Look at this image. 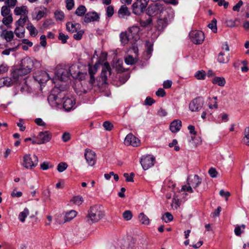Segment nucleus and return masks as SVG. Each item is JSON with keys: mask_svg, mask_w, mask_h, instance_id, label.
Listing matches in <instances>:
<instances>
[{"mask_svg": "<svg viewBox=\"0 0 249 249\" xmlns=\"http://www.w3.org/2000/svg\"><path fill=\"white\" fill-rule=\"evenodd\" d=\"M4 37L7 42L11 41L14 37V33L11 31H6L4 33Z\"/></svg>", "mask_w": 249, "mask_h": 249, "instance_id": "nucleus-43", "label": "nucleus"}, {"mask_svg": "<svg viewBox=\"0 0 249 249\" xmlns=\"http://www.w3.org/2000/svg\"><path fill=\"white\" fill-rule=\"evenodd\" d=\"M123 216L125 220L128 221L132 218V213L130 211L127 210L123 213Z\"/></svg>", "mask_w": 249, "mask_h": 249, "instance_id": "nucleus-51", "label": "nucleus"}, {"mask_svg": "<svg viewBox=\"0 0 249 249\" xmlns=\"http://www.w3.org/2000/svg\"><path fill=\"white\" fill-rule=\"evenodd\" d=\"M74 5L73 0H66V8L68 10H71L72 9Z\"/></svg>", "mask_w": 249, "mask_h": 249, "instance_id": "nucleus-58", "label": "nucleus"}, {"mask_svg": "<svg viewBox=\"0 0 249 249\" xmlns=\"http://www.w3.org/2000/svg\"><path fill=\"white\" fill-rule=\"evenodd\" d=\"M54 18L57 21H63L65 18L64 13L60 10H56L54 13Z\"/></svg>", "mask_w": 249, "mask_h": 249, "instance_id": "nucleus-33", "label": "nucleus"}, {"mask_svg": "<svg viewBox=\"0 0 249 249\" xmlns=\"http://www.w3.org/2000/svg\"><path fill=\"white\" fill-rule=\"evenodd\" d=\"M99 18V16L97 13L95 12H88L85 16L84 21L89 23L97 21Z\"/></svg>", "mask_w": 249, "mask_h": 249, "instance_id": "nucleus-18", "label": "nucleus"}, {"mask_svg": "<svg viewBox=\"0 0 249 249\" xmlns=\"http://www.w3.org/2000/svg\"><path fill=\"white\" fill-rule=\"evenodd\" d=\"M37 61H34L30 58H27L23 59L21 61V67L17 69L18 71H20V76L22 77L23 75H26L30 73L32 69L33 68L35 63Z\"/></svg>", "mask_w": 249, "mask_h": 249, "instance_id": "nucleus-3", "label": "nucleus"}, {"mask_svg": "<svg viewBox=\"0 0 249 249\" xmlns=\"http://www.w3.org/2000/svg\"><path fill=\"white\" fill-rule=\"evenodd\" d=\"M103 213L99 210L97 206L91 207L88 211L87 221L90 223L97 222L104 216Z\"/></svg>", "mask_w": 249, "mask_h": 249, "instance_id": "nucleus-1", "label": "nucleus"}, {"mask_svg": "<svg viewBox=\"0 0 249 249\" xmlns=\"http://www.w3.org/2000/svg\"><path fill=\"white\" fill-rule=\"evenodd\" d=\"M97 71V67L94 65L93 67L89 66V75H94Z\"/></svg>", "mask_w": 249, "mask_h": 249, "instance_id": "nucleus-62", "label": "nucleus"}, {"mask_svg": "<svg viewBox=\"0 0 249 249\" xmlns=\"http://www.w3.org/2000/svg\"><path fill=\"white\" fill-rule=\"evenodd\" d=\"M35 80L40 84L46 83L50 79L49 74L44 71H37L34 74Z\"/></svg>", "mask_w": 249, "mask_h": 249, "instance_id": "nucleus-11", "label": "nucleus"}, {"mask_svg": "<svg viewBox=\"0 0 249 249\" xmlns=\"http://www.w3.org/2000/svg\"><path fill=\"white\" fill-rule=\"evenodd\" d=\"M84 32L80 31L73 35V38L76 40H80L81 39Z\"/></svg>", "mask_w": 249, "mask_h": 249, "instance_id": "nucleus-64", "label": "nucleus"}, {"mask_svg": "<svg viewBox=\"0 0 249 249\" xmlns=\"http://www.w3.org/2000/svg\"><path fill=\"white\" fill-rule=\"evenodd\" d=\"M204 102L202 98L200 97H197L191 101L189 104V108L192 112L199 111L203 107Z\"/></svg>", "mask_w": 249, "mask_h": 249, "instance_id": "nucleus-9", "label": "nucleus"}, {"mask_svg": "<svg viewBox=\"0 0 249 249\" xmlns=\"http://www.w3.org/2000/svg\"><path fill=\"white\" fill-rule=\"evenodd\" d=\"M13 21V18L12 15L8 16L3 17L2 22L6 26H7L11 24Z\"/></svg>", "mask_w": 249, "mask_h": 249, "instance_id": "nucleus-46", "label": "nucleus"}, {"mask_svg": "<svg viewBox=\"0 0 249 249\" xmlns=\"http://www.w3.org/2000/svg\"><path fill=\"white\" fill-rule=\"evenodd\" d=\"M124 177L125 178L126 181L128 182H133V178L134 177V174L133 173H131L130 175L128 173H124Z\"/></svg>", "mask_w": 249, "mask_h": 249, "instance_id": "nucleus-54", "label": "nucleus"}, {"mask_svg": "<svg viewBox=\"0 0 249 249\" xmlns=\"http://www.w3.org/2000/svg\"><path fill=\"white\" fill-rule=\"evenodd\" d=\"M139 221L142 224L148 225L150 223L149 219L143 213H142L139 214Z\"/></svg>", "mask_w": 249, "mask_h": 249, "instance_id": "nucleus-32", "label": "nucleus"}, {"mask_svg": "<svg viewBox=\"0 0 249 249\" xmlns=\"http://www.w3.org/2000/svg\"><path fill=\"white\" fill-rule=\"evenodd\" d=\"M162 219L164 220L166 223L169 222L171 221L173 219V216L169 212H166L165 214L162 216Z\"/></svg>", "mask_w": 249, "mask_h": 249, "instance_id": "nucleus-45", "label": "nucleus"}, {"mask_svg": "<svg viewBox=\"0 0 249 249\" xmlns=\"http://www.w3.org/2000/svg\"><path fill=\"white\" fill-rule=\"evenodd\" d=\"M114 12V8L112 6H108L106 8V14L108 17H111Z\"/></svg>", "mask_w": 249, "mask_h": 249, "instance_id": "nucleus-53", "label": "nucleus"}, {"mask_svg": "<svg viewBox=\"0 0 249 249\" xmlns=\"http://www.w3.org/2000/svg\"><path fill=\"white\" fill-rule=\"evenodd\" d=\"M52 138V134L48 131L40 132L37 137V144H40L46 143L50 141Z\"/></svg>", "mask_w": 249, "mask_h": 249, "instance_id": "nucleus-15", "label": "nucleus"}, {"mask_svg": "<svg viewBox=\"0 0 249 249\" xmlns=\"http://www.w3.org/2000/svg\"><path fill=\"white\" fill-rule=\"evenodd\" d=\"M84 156L89 165L92 166L95 164L96 161V156L94 152L90 149H87L85 150Z\"/></svg>", "mask_w": 249, "mask_h": 249, "instance_id": "nucleus-13", "label": "nucleus"}, {"mask_svg": "<svg viewBox=\"0 0 249 249\" xmlns=\"http://www.w3.org/2000/svg\"><path fill=\"white\" fill-rule=\"evenodd\" d=\"M212 83L219 86L223 87L226 84V81L223 77H215L213 79Z\"/></svg>", "mask_w": 249, "mask_h": 249, "instance_id": "nucleus-28", "label": "nucleus"}, {"mask_svg": "<svg viewBox=\"0 0 249 249\" xmlns=\"http://www.w3.org/2000/svg\"><path fill=\"white\" fill-rule=\"evenodd\" d=\"M189 35L191 41L196 44H200L204 41V34L201 31H192Z\"/></svg>", "mask_w": 249, "mask_h": 249, "instance_id": "nucleus-8", "label": "nucleus"}, {"mask_svg": "<svg viewBox=\"0 0 249 249\" xmlns=\"http://www.w3.org/2000/svg\"><path fill=\"white\" fill-rule=\"evenodd\" d=\"M164 9L162 4L160 2L151 3L147 8V14L149 16H155L162 12Z\"/></svg>", "mask_w": 249, "mask_h": 249, "instance_id": "nucleus-6", "label": "nucleus"}, {"mask_svg": "<svg viewBox=\"0 0 249 249\" xmlns=\"http://www.w3.org/2000/svg\"><path fill=\"white\" fill-rule=\"evenodd\" d=\"M155 158L152 155L143 156L141 160V163L144 170H147L154 165Z\"/></svg>", "mask_w": 249, "mask_h": 249, "instance_id": "nucleus-10", "label": "nucleus"}, {"mask_svg": "<svg viewBox=\"0 0 249 249\" xmlns=\"http://www.w3.org/2000/svg\"><path fill=\"white\" fill-rule=\"evenodd\" d=\"M1 14L3 17L12 15L10 8L7 7L6 5L3 6L1 9Z\"/></svg>", "mask_w": 249, "mask_h": 249, "instance_id": "nucleus-40", "label": "nucleus"}, {"mask_svg": "<svg viewBox=\"0 0 249 249\" xmlns=\"http://www.w3.org/2000/svg\"><path fill=\"white\" fill-rule=\"evenodd\" d=\"M26 29L29 32L30 35L31 36L35 37L38 34L37 30L33 25V24L30 22H28V23L27 24Z\"/></svg>", "mask_w": 249, "mask_h": 249, "instance_id": "nucleus-27", "label": "nucleus"}, {"mask_svg": "<svg viewBox=\"0 0 249 249\" xmlns=\"http://www.w3.org/2000/svg\"><path fill=\"white\" fill-rule=\"evenodd\" d=\"M22 165L26 169H31L36 167L38 162L37 157L35 155L31 156L30 154H26L23 158Z\"/></svg>", "mask_w": 249, "mask_h": 249, "instance_id": "nucleus-4", "label": "nucleus"}, {"mask_svg": "<svg viewBox=\"0 0 249 249\" xmlns=\"http://www.w3.org/2000/svg\"><path fill=\"white\" fill-rule=\"evenodd\" d=\"M148 3V0H137L132 5L133 13L136 15L143 13Z\"/></svg>", "mask_w": 249, "mask_h": 249, "instance_id": "nucleus-5", "label": "nucleus"}, {"mask_svg": "<svg viewBox=\"0 0 249 249\" xmlns=\"http://www.w3.org/2000/svg\"><path fill=\"white\" fill-rule=\"evenodd\" d=\"M167 19L165 18H160L158 20V26L159 28L163 29L167 26Z\"/></svg>", "mask_w": 249, "mask_h": 249, "instance_id": "nucleus-48", "label": "nucleus"}, {"mask_svg": "<svg viewBox=\"0 0 249 249\" xmlns=\"http://www.w3.org/2000/svg\"><path fill=\"white\" fill-rule=\"evenodd\" d=\"M243 142L247 145H249V127H246L244 131Z\"/></svg>", "mask_w": 249, "mask_h": 249, "instance_id": "nucleus-41", "label": "nucleus"}, {"mask_svg": "<svg viewBox=\"0 0 249 249\" xmlns=\"http://www.w3.org/2000/svg\"><path fill=\"white\" fill-rule=\"evenodd\" d=\"M206 76V73L203 70L198 71L195 74V77L198 80H204Z\"/></svg>", "mask_w": 249, "mask_h": 249, "instance_id": "nucleus-37", "label": "nucleus"}, {"mask_svg": "<svg viewBox=\"0 0 249 249\" xmlns=\"http://www.w3.org/2000/svg\"><path fill=\"white\" fill-rule=\"evenodd\" d=\"M25 30L24 27L16 26L15 34L19 38H22L24 36Z\"/></svg>", "mask_w": 249, "mask_h": 249, "instance_id": "nucleus-29", "label": "nucleus"}, {"mask_svg": "<svg viewBox=\"0 0 249 249\" xmlns=\"http://www.w3.org/2000/svg\"><path fill=\"white\" fill-rule=\"evenodd\" d=\"M237 20H238L237 18L234 20L232 19H227L225 21V23L227 26L232 28L236 26L235 22Z\"/></svg>", "mask_w": 249, "mask_h": 249, "instance_id": "nucleus-49", "label": "nucleus"}, {"mask_svg": "<svg viewBox=\"0 0 249 249\" xmlns=\"http://www.w3.org/2000/svg\"><path fill=\"white\" fill-rule=\"evenodd\" d=\"M130 14L128 7L125 5H122L118 12V16L121 18H126L130 15Z\"/></svg>", "mask_w": 249, "mask_h": 249, "instance_id": "nucleus-19", "label": "nucleus"}, {"mask_svg": "<svg viewBox=\"0 0 249 249\" xmlns=\"http://www.w3.org/2000/svg\"><path fill=\"white\" fill-rule=\"evenodd\" d=\"M55 78L61 81H67L70 78V72L67 67H57L55 72Z\"/></svg>", "mask_w": 249, "mask_h": 249, "instance_id": "nucleus-7", "label": "nucleus"}, {"mask_svg": "<svg viewBox=\"0 0 249 249\" xmlns=\"http://www.w3.org/2000/svg\"><path fill=\"white\" fill-rule=\"evenodd\" d=\"M180 206L179 199L177 195H175L173 197L171 207L173 209L177 210Z\"/></svg>", "mask_w": 249, "mask_h": 249, "instance_id": "nucleus-35", "label": "nucleus"}, {"mask_svg": "<svg viewBox=\"0 0 249 249\" xmlns=\"http://www.w3.org/2000/svg\"><path fill=\"white\" fill-rule=\"evenodd\" d=\"M124 61L125 63L127 65H133L135 62L134 58L131 55H128L125 58Z\"/></svg>", "mask_w": 249, "mask_h": 249, "instance_id": "nucleus-57", "label": "nucleus"}, {"mask_svg": "<svg viewBox=\"0 0 249 249\" xmlns=\"http://www.w3.org/2000/svg\"><path fill=\"white\" fill-rule=\"evenodd\" d=\"M87 11L86 8L83 5H80L76 10L75 14L80 17L83 16Z\"/></svg>", "mask_w": 249, "mask_h": 249, "instance_id": "nucleus-34", "label": "nucleus"}, {"mask_svg": "<svg viewBox=\"0 0 249 249\" xmlns=\"http://www.w3.org/2000/svg\"><path fill=\"white\" fill-rule=\"evenodd\" d=\"M47 11V9L44 6L36 8L34 14L33 15V18L36 20H39L42 18L46 17Z\"/></svg>", "mask_w": 249, "mask_h": 249, "instance_id": "nucleus-14", "label": "nucleus"}, {"mask_svg": "<svg viewBox=\"0 0 249 249\" xmlns=\"http://www.w3.org/2000/svg\"><path fill=\"white\" fill-rule=\"evenodd\" d=\"M28 16H24L23 17H20L15 23L16 26L24 27L25 23L28 21Z\"/></svg>", "mask_w": 249, "mask_h": 249, "instance_id": "nucleus-31", "label": "nucleus"}, {"mask_svg": "<svg viewBox=\"0 0 249 249\" xmlns=\"http://www.w3.org/2000/svg\"><path fill=\"white\" fill-rule=\"evenodd\" d=\"M29 214V211L27 208H25L22 212L19 213L18 219L21 222H24L25 220V218Z\"/></svg>", "mask_w": 249, "mask_h": 249, "instance_id": "nucleus-30", "label": "nucleus"}, {"mask_svg": "<svg viewBox=\"0 0 249 249\" xmlns=\"http://www.w3.org/2000/svg\"><path fill=\"white\" fill-rule=\"evenodd\" d=\"M68 167V165L65 162H61L57 166V170L59 172H62Z\"/></svg>", "mask_w": 249, "mask_h": 249, "instance_id": "nucleus-52", "label": "nucleus"}, {"mask_svg": "<svg viewBox=\"0 0 249 249\" xmlns=\"http://www.w3.org/2000/svg\"><path fill=\"white\" fill-rule=\"evenodd\" d=\"M68 38V36L65 35L63 33H59L58 39L60 40L62 43H66Z\"/></svg>", "mask_w": 249, "mask_h": 249, "instance_id": "nucleus-55", "label": "nucleus"}, {"mask_svg": "<svg viewBox=\"0 0 249 249\" xmlns=\"http://www.w3.org/2000/svg\"><path fill=\"white\" fill-rule=\"evenodd\" d=\"M188 186H183L181 191L193 193L192 188L196 189L201 183V179L197 175L190 176L187 179Z\"/></svg>", "mask_w": 249, "mask_h": 249, "instance_id": "nucleus-2", "label": "nucleus"}, {"mask_svg": "<svg viewBox=\"0 0 249 249\" xmlns=\"http://www.w3.org/2000/svg\"><path fill=\"white\" fill-rule=\"evenodd\" d=\"M230 60V54L229 53H225L221 52L218 56L217 60L220 63H226Z\"/></svg>", "mask_w": 249, "mask_h": 249, "instance_id": "nucleus-23", "label": "nucleus"}, {"mask_svg": "<svg viewBox=\"0 0 249 249\" xmlns=\"http://www.w3.org/2000/svg\"><path fill=\"white\" fill-rule=\"evenodd\" d=\"M182 123L180 120H175L170 124V129L172 132L178 131L181 127Z\"/></svg>", "mask_w": 249, "mask_h": 249, "instance_id": "nucleus-20", "label": "nucleus"}, {"mask_svg": "<svg viewBox=\"0 0 249 249\" xmlns=\"http://www.w3.org/2000/svg\"><path fill=\"white\" fill-rule=\"evenodd\" d=\"M83 201V197L80 196H74L71 200V202L77 206H79L82 204Z\"/></svg>", "mask_w": 249, "mask_h": 249, "instance_id": "nucleus-36", "label": "nucleus"}, {"mask_svg": "<svg viewBox=\"0 0 249 249\" xmlns=\"http://www.w3.org/2000/svg\"><path fill=\"white\" fill-rule=\"evenodd\" d=\"M216 22V19L213 18L211 22L208 25V27L210 28L213 33H216L217 32Z\"/></svg>", "mask_w": 249, "mask_h": 249, "instance_id": "nucleus-44", "label": "nucleus"}, {"mask_svg": "<svg viewBox=\"0 0 249 249\" xmlns=\"http://www.w3.org/2000/svg\"><path fill=\"white\" fill-rule=\"evenodd\" d=\"M149 16L145 18H141L139 20L140 25L144 28L148 27L151 26L152 24V19Z\"/></svg>", "mask_w": 249, "mask_h": 249, "instance_id": "nucleus-25", "label": "nucleus"}, {"mask_svg": "<svg viewBox=\"0 0 249 249\" xmlns=\"http://www.w3.org/2000/svg\"><path fill=\"white\" fill-rule=\"evenodd\" d=\"M120 38L121 43L123 45H126L129 41L132 43V39L130 38V35L126 32H122L120 34Z\"/></svg>", "mask_w": 249, "mask_h": 249, "instance_id": "nucleus-22", "label": "nucleus"}, {"mask_svg": "<svg viewBox=\"0 0 249 249\" xmlns=\"http://www.w3.org/2000/svg\"><path fill=\"white\" fill-rule=\"evenodd\" d=\"M103 126L104 128L107 131H110L112 130L113 125L112 123L109 121H106L103 123Z\"/></svg>", "mask_w": 249, "mask_h": 249, "instance_id": "nucleus-56", "label": "nucleus"}, {"mask_svg": "<svg viewBox=\"0 0 249 249\" xmlns=\"http://www.w3.org/2000/svg\"><path fill=\"white\" fill-rule=\"evenodd\" d=\"M2 80V83H3L4 86L9 87L11 86L13 83L14 81L9 77H5L1 78Z\"/></svg>", "mask_w": 249, "mask_h": 249, "instance_id": "nucleus-50", "label": "nucleus"}, {"mask_svg": "<svg viewBox=\"0 0 249 249\" xmlns=\"http://www.w3.org/2000/svg\"><path fill=\"white\" fill-rule=\"evenodd\" d=\"M124 143L126 145H131L137 147L140 144V141L133 134L129 133L126 135L124 141Z\"/></svg>", "mask_w": 249, "mask_h": 249, "instance_id": "nucleus-12", "label": "nucleus"}, {"mask_svg": "<svg viewBox=\"0 0 249 249\" xmlns=\"http://www.w3.org/2000/svg\"><path fill=\"white\" fill-rule=\"evenodd\" d=\"M77 213L74 210H71L65 213L64 217V222H69L73 219L76 215Z\"/></svg>", "mask_w": 249, "mask_h": 249, "instance_id": "nucleus-26", "label": "nucleus"}, {"mask_svg": "<svg viewBox=\"0 0 249 249\" xmlns=\"http://www.w3.org/2000/svg\"><path fill=\"white\" fill-rule=\"evenodd\" d=\"M102 72L107 73L108 75L111 74V68L107 62H105L103 66Z\"/></svg>", "mask_w": 249, "mask_h": 249, "instance_id": "nucleus-47", "label": "nucleus"}, {"mask_svg": "<svg viewBox=\"0 0 249 249\" xmlns=\"http://www.w3.org/2000/svg\"><path fill=\"white\" fill-rule=\"evenodd\" d=\"M71 139L70 134L69 132H64L62 136V139L64 142H67L69 141Z\"/></svg>", "mask_w": 249, "mask_h": 249, "instance_id": "nucleus-60", "label": "nucleus"}, {"mask_svg": "<svg viewBox=\"0 0 249 249\" xmlns=\"http://www.w3.org/2000/svg\"><path fill=\"white\" fill-rule=\"evenodd\" d=\"M74 100L72 98H66L63 102V107L67 110H70L74 105Z\"/></svg>", "mask_w": 249, "mask_h": 249, "instance_id": "nucleus-24", "label": "nucleus"}, {"mask_svg": "<svg viewBox=\"0 0 249 249\" xmlns=\"http://www.w3.org/2000/svg\"><path fill=\"white\" fill-rule=\"evenodd\" d=\"M139 28L137 26H133L129 28V35L132 37V44L135 43L136 41L139 39Z\"/></svg>", "mask_w": 249, "mask_h": 249, "instance_id": "nucleus-17", "label": "nucleus"}, {"mask_svg": "<svg viewBox=\"0 0 249 249\" xmlns=\"http://www.w3.org/2000/svg\"><path fill=\"white\" fill-rule=\"evenodd\" d=\"M28 10L26 6L21 7H16L14 10V13L16 15L20 16L21 17L27 16Z\"/></svg>", "mask_w": 249, "mask_h": 249, "instance_id": "nucleus-21", "label": "nucleus"}, {"mask_svg": "<svg viewBox=\"0 0 249 249\" xmlns=\"http://www.w3.org/2000/svg\"><path fill=\"white\" fill-rule=\"evenodd\" d=\"M68 68L70 76L73 78L82 80L81 75L82 74L80 72L78 66L76 64H73Z\"/></svg>", "mask_w": 249, "mask_h": 249, "instance_id": "nucleus-16", "label": "nucleus"}, {"mask_svg": "<svg viewBox=\"0 0 249 249\" xmlns=\"http://www.w3.org/2000/svg\"><path fill=\"white\" fill-rule=\"evenodd\" d=\"M20 71H18L17 69H15L14 70L13 72H12L11 73V75H12V77L13 79V80H12L14 82H16L17 81H18V80H19L20 78H21V76H20Z\"/></svg>", "mask_w": 249, "mask_h": 249, "instance_id": "nucleus-39", "label": "nucleus"}, {"mask_svg": "<svg viewBox=\"0 0 249 249\" xmlns=\"http://www.w3.org/2000/svg\"><path fill=\"white\" fill-rule=\"evenodd\" d=\"M234 233L237 236H240L241 233L244 232V231L241 229V227H239V226H237L234 229Z\"/></svg>", "mask_w": 249, "mask_h": 249, "instance_id": "nucleus-63", "label": "nucleus"}, {"mask_svg": "<svg viewBox=\"0 0 249 249\" xmlns=\"http://www.w3.org/2000/svg\"><path fill=\"white\" fill-rule=\"evenodd\" d=\"M61 92L58 94L57 95L54 94H51L49 95L48 97L49 100H53L54 101H55L57 102V103H59L61 102V98L60 96H61Z\"/></svg>", "mask_w": 249, "mask_h": 249, "instance_id": "nucleus-42", "label": "nucleus"}, {"mask_svg": "<svg viewBox=\"0 0 249 249\" xmlns=\"http://www.w3.org/2000/svg\"><path fill=\"white\" fill-rule=\"evenodd\" d=\"M243 1L241 0H239L238 1V2L233 7L232 10L234 11L239 12L240 10V7L243 5Z\"/></svg>", "mask_w": 249, "mask_h": 249, "instance_id": "nucleus-61", "label": "nucleus"}, {"mask_svg": "<svg viewBox=\"0 0 249 249\" xmlns=\"http://www.w3.org/2000/svg\"><path fill=\"white\" fill-rule=\"evenodd\" d=\"M17 3V0H6L5 3L9 8L14 7Z\"/></svg>", "mask_w": 249, "mask_h": 249, "instance_id": "nucleus-59", "label": "nucleus"}, {"mask_svg": "<svg viewBox=\"0 0 249 249\" xmlns=\"http://www.w3.org/2000/svg\"><path fill=\"white\" fill-rule=\"evenodd\" d=\"M77 25H78V24L69 22L66 24V28L68 31L73 33L77 31V27H76Z\"/></svg>", "mask_w": 249, "mask_h": 249, "instance_id": "nucleus-38", "label": "nucleus"}]
</instances>
